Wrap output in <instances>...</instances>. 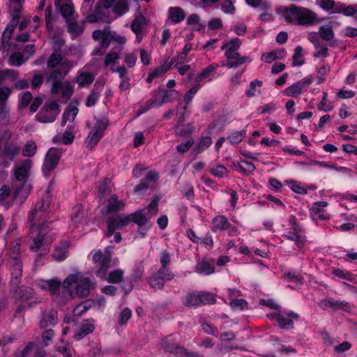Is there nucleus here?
I'll use <instances>...</instances> for the list:
<instances>
[{
	"instance_id": "nucleus-31",
	"label": "nucleus",
	"mask_w": 357,
	"mask_h": 357,
	"mask_svg": "<svg viewBox=\"0 0 357 357\" xmlns=\"http://www.w3.org/2000/svg\"><path fill=\"white\" fill-rule=\"evenodd\" d=\"M111 259L112 257L109 253H108L103 257V259L100 261V268L96 272V274L98 277L101 278L105 277L107 270L110 266Z\"/></svg>"
},
{
	"instance_id": "nucleus-53",
	"label": "nucleus",
	"mask_w": 357,
	"mask_h": 357,
	"mask_svg": "<svg viewBox=\"0 0 357 357\" xmlns=\"http://www.w3.org/2000/svg\"><path fill=\"white\" fill-rule=\"evenodd\" d=\"M100 96L99 88L93 89L90 94L87 96L85 105L86 107H92L96 105Z\"/></svg>"
},
{
	"instance_id": "nucleus-42",
	"label": "nucleus",
	"mask_w": 357,
	"mask_h": 357,
	"mask_svg": "<svg viewBox=\"0 0 357 357\" xmlns=\"http://www.w3.org/2000/svg\"><path fill=\"white\" fill-rule=\"evenodd\" d=\"M303 92V89L298 82L294 83L291 86L286 88L284 91V94L289 97H297Z\"/></svg>"
},
{
	"instance_id": "nucleus-59",
	"label": "nucleus",
	"mask_w": 357,
	"mask_h": 357,
	"mask_svg": "<svg viewBox=\"0 0 357 357\" xmlns=\"http://www.w3.org/2000/svg\"><path fill=\"white\" fill-rule=\"evenodd\" d=\"M20 104L19 107L20 109L26 108L31 102L33 99L32 94L30 91H26L19 96Z\"/></svg>"
},
{
	"instance_id": "nucleus-10",
	"label": "nucleus",
	"mask_w": 357,
	"mask_h": 357,
	"mask_svg": "<svg viewBox=\"0 0 357 357\" xmlns=\"http://www.w3.org/2000/svg\"><path fill=\"white\" fill-rule=\"evenodd\" d=\"M145 208L138 209L135 211V238H144L148 231L152 227L153 223L151 222L150 216H146L144 213Z\"/></svg>"
},
{
	"instance_id": "nucleus-61",
	"label": "nucleus",
	"mask_w": 357,
	"mask_h": 357,
	"mask_svg": "<svg viewBox=\"0 0 357 357\" xmlns=\"http://www.w3.org/2000/svg\"><path fill=\"white\" fill-rule=\"evenodd\" d=\"M44 245V234L40 231L37 237L33 238V244L30 245V250L36 252Z\"/></svg>"
},
{
	"instance_id": "nucleus-32",
	"label": "nucleus",
	"mask_w": 357,
	"mask_h": 357,
	"mask_svg": "<svg viewBox=\"0 0 357 357\" xmlns=\"http://www.w3.org/2000/svg\"><path fill=\"white\" fill-rule=\"evenodd\" d=\"M246 135V131L234 130L231 132L227 137V141L232 145L238 144L243 141Z\"/></svg>"
},
{
	"instance_id": "nucleus-3",
	"label": "nucleus",
	"mask_w": 357,
	"mask_h": 357,
	"mask_svg": "<svg viewBox=\"0 0 357 357\" xmlns=\"http://www.w3.org/2000/svg\"><path fill=\"white\" fill-rule=\"evenodd\" d=\"M241 44L240 40L238 38H234L221 46V50H225V56L227 59V62L222 64V66L236 68L250 61L249 56H241L238 52Z\"/></svg>"
},
{
	"instance_id": "nucleus-51",
	"label": "nucleus",
	"mask_w": 357,
	"mask_h": 357,
	"mask_svg": "<svg viewBox=\"0 0 357 357\" xmlns=\"http://www.w3.org/2000/svg\"><path fill=\"white\" fill-rule=\"evenodd\" d=\"M158 203L159 198L155 197H153L150 204L147 206L146 210L148 212L146 214V216H150L151 218L158 213Z\"/></svg>"
},
{
	"instance_id": "nucleus-43",
	"label": "nucleus",
	"mask_w": 357,
	"mask_h": 357,
	"mask_svg": "<svg viewBox=\"0 0 357 357\" xmlns=\"http://www.w3.org/2000/svg\"><path fill=\"white\" fill-rule=\"evenodd\" d=\"M12 134L9 131H3L0 136V153L6 150L13 142L11 140Z\"/></svg>"
},
{
	"instance_id": "nucleus-58",
	"label": "nucleus",
	"mask_w": 357,
	"mask_h": 357,
	"mask_svg": "<svg viewBox=\"0 0 357 357\" xmlns=\"http://www.w3.org/2000/svg\"><path fill=\"white\" fill-rule=\"evenodd\" d=\"M331 71L330 66L326 63L317 70V84L323 83L326 80V77Z\"/></svg>"
},
{
	"instance_id": "nucleus-27",
	"label": "nucleus",
	"mask_w": 357,
	"mask_h": 357,
	"mask_svg": "<svg viewBox=\"0 0 357 357\" xmlns=\"http://www.w3.org/2000/svg\"><path fill=\"white\" fill-rule=\"evenodd\" d=\"M78 113V108L76 106H73L71 103H70L65 109L61 121V126H63L66 125L68 120L70 119V116H72L71 121L73 122L77 114Z\"/></svg>"
},
{
	"instance_id": "nucleus-54",
	"label": "nucleus",
	"mask_w": 357,
	"mask_h": 357,
	"mask_svg": "<svg viewBox=\"0 0 357 357\" xmlns=\"http://www.w3.org/2000/svg\"><path fill=\"white\" fill-rule=\"evenodd\" d=\"M111 181L108 178H105L101 183L100 184L98 187V197L100 200H101L103 197L108 194L110 190L109 189V184L110 183Z\"/></svg>"
},
{
	"instance_id": "nucleus-1",
	"label": "nucleus",
	"mask_w": 357,
	"mask_h": 357,
	"mask_svg": "<svg viewBox=\"0 0 357 357\" xmlns=\"http://www.w3.org/2000/svg\"><path fill=\"white\" fill-rule=\"evenodd\" d=\"M282 15L289 24L311 26L317 22V15L312 10L296 4H291L282 10Z\"/></svg>"
},
{
	"instance_id": "nucleus-14",
	"label": "nucleus",
	"mask_w": 357,
	"mask_h": 357,
	"mask_svg": "<svg viewBox=\"0 0 357 357\" xmlns=\"http://www.w3.org/2000/svg\"><path fill=\"white\" fill-rule=\"evenodd\" d=\"M50 204V197L46 195L40 202L36 203L35 208L29 215V221L33 225L40 224V221L43 217V213L48 208Z\"/></svg>"
},
{
	"instance_id": "nucleus-23",
	"label": "nucleus",
	"mask_w": 357,
	"mask_h": 357,
	"mask_svg": "<svg viewBox=\"0 0 357 357\" xmlns=\"http://www.w3.org/2000/svg\"><path fill=\"white\" fill-rule=\"evenodd\" d=\"M209 173L217 178H225L229 174L228 169L223 165L211 162L208 165Z\"/></svg>"
},
{
	"instance_id": "nucleus-18",
	"label": "nucleus",
	"mask_w": 357,
	"mask_h": 357,
	"mask_svg": "<svg viewBox=\"0 0 357 357\" xmlns=\"http://www.w3.org/2000/svg\"><path fill=\"white\" fill-rule=\"evenodd\" d=\"M160 263L161 268L159 270L163 271L166 273L165 276L168 280H173L175 274L168 268L171 263V255L167 250H162L159 255Z\"/></svg>"
},
{
	"instance_id": "nucleus-29",
	"label": "nucleus",
	"mask_w": 357,
	"mask_h": 357,
	"mask_svg": "<svg viewBox=\"0 0 357 357\" xmlns=\"http://www.w3.org/2000/svg\"><path fill=\"white\" fill-rule=\"evenodd\" d=\"M238 167L237 170L245 175L251 174L256 169V167L252 162L245 160H240L238 162Z\"/></svg>"
},
{
	"instance_id": "nucleus-49",
	"label": "nucleus",
	"mask_w": 357,
	"mask_h": 357,
	"mask_svg": "<svg viewBox=\"0 0 357 357\" xmlns=\"http://www.w3.org/2000/svg\"><path fill=\"white\" fill-rule=\"evenodd\" d=\"M106 17H107V12L105 10H101L100 6H96L94 14L89 15L86 19L89 22L94 23Z\"/></svg>"
},
{
	"instance_id": "nucleus-9",
	"label": "nucleus",
	"mask_w": 357,
	"mask_h": 357,
	"mask_svg": "<svg viewBox=\"0 0 357 357\" xmlns=\"http://www.w3.org/2000/svg\"><path fill=\"white\" fill-rule=\"evenodd\" d=\"M268 317L271 320H275L278 323L279 326L282 329H291L294 328V320H298L299 315L293 312L278 311L268 314Z\"/></svg>"
},
{
	"instance_id": "nucleus-6",
	"label": "nucleus",
	"mask_w": 357,
	"mask_h": 357,
	"mask_svg": "<svg viewBox=\"0 0 357 357\" xmlns=\"http://www.w3.org/2000/svg\"><path fill=\"white\" fill-rule=\"evenodd\" d=\"M159 347L165 352L173 354L176 357L183 356L186 349L181 345L178 334L167 335L161 339Z\"/></svg>"
},
{
	"instance_id": "nucleus-33",
	"label": "nucleus",
	"mask_w": 357,
	"mask_h": 357,
	"mask_svg": "<svg viewBox=\"0 0 357 357\" xmlns=\"http://www.w3.org/2000/svg\"><path fill=\"white\" fill-rule=\"evenodd\" d=\"M338 6V10H337V14H343L347 17H351L355 13H357V4L347 6L345 3L341 2Z\"/></svg>"
},
{
	"instance_id": "nucleus-21",
	"label": "nucleus",
	"mask_w": 357,
	"mask_h": 357,
	"mask_svg": "<svg viewBox=\"0 0 357 357\" xmlns=\"http://www.w3.org/2000/svg\"><path fill=\"white\" fill-rule=\"evenodd\" d=\"M287 55V52L284 49L279 48L275 49L271 52H266L262 54L261 60L263 62L271 63L277 59H282Z\"/></svg>"
},
{
	"instance_id": "nucleus-25",
	"label": "nucleus",
	"mask_w": 357,
	"mask_h": 357,
	"mask_svg": "<svg viewBox=\"0 0 357 357\" xmlns=\"http://www.w3.org/2000/svg\"><path fill=\"white\" fill-rule=\"evenodd\" d=\"M212 144V139L210 136L206 135L204 136L202 135L201 137L199 139L197 144L193 149V153H195L196 155L201 153L204 150L207 149L211 146Z\"/></svg>"
},
{
	"instance_id": "nucleus-16",
	"label": "nucleus",
	"mask_w": 357,
	"mask_h": 357,
	"mask_svg": "<svg viewBox=\"0 0 357 357\" xmlns=\"http://www.w3.org/2000/svg\"><path fill=\"white\" fill-rule=\"evenodd\" d=\"M124 207V202L119 199L117 195L113 194L108 199L107 206L101 208L100 213L102 215L116 214L119 211H123Z\"/></svg>"
},
{
	"instance_id": "nucleus-64",
	"label": "nucleus",
	"mask_w": 357,
	"mask_h": 357,
	"mask_svg": "<svg viewBox=\"0 0 357 357\" xmlns=\"http://www.w3.org/2000/svg\"><path fill=\"white\" fill-rule=\"evenodd\" d=\"M61 61H62V56L60 54L53 53L50 56V57L47 60V66L48 68H54L56 66H57L59 64H60Z\"/></svg>"
},
{
	"instance_id": "nucleus-8",
	"label": "nucleus",
	"mask_w": 357,
	"mask_h": 357,
	"mask_svg": "<svg viewBox=\"0 0 357 357\" xmlns=\"http://www.w3.org/2000/svg\"><path fill=\"white\" fill-rule=\"evenodd\" d=\"M59 114V105L55 100L45 102L42 109L37 114L36 120L40 123H52Z\"/></svg>"
},
{
	"instance_id": "nucleus-40",
	"label": "nucleus",
	"mask_w": 357,
	"mask_h": 357,
	"mask_svg": "<svg viewBox=\"0 0 357 357\" xmlns=\"http://www.w3.org/2000/svg\"><path fill=\"white\" fill-rule=\"evenodd\" d=\"M199 294L188 293L183 298V304L188 307H199Z\"/></svg>"
},
{
	"instance_id": "nucleus-4",
	"label": "nucleus",
	"mask_w": 357,
	"mask_h": 357,
	"mask_svg": "<svg viewBox=\"0 0 357 357\" xmlns=\"http://www.w3.org/2000/svg\"><path fill=\"white\" fill-rule=\"evenodd\" d=\"M30 160H26L22 165L16 167L14 170L15 179L20 182V184L13 183L15 189V197H20L25 199L29 195L31 185L27 181L28 173L30 169Z\"/></svg>"
},
{
	"instance_id": "nucleus-60",
	"label": "nucleus",
	"mask_w": 357,
	"mask_h": 357,
	"mask_svg": "<svg viewBox=\"0 0 357 357\" xmlns=\"http://www.w3.org/2000/svg\"><path fill=\"white\" fill-rule=\"evenodd\" d=\"M123 275V271L121 269H116L110 272L107 280L110 283H118L121 281Z\"/></svg>"
},
{
	"instance_id": "nucleus-37",
	"label": "nucleus",
	"mask_w": 357,
	"mask_h": 357,
	"mask_svg": "<svg viewBox=\"0 0 357 357\" xmlns=\"http://www.w3.org/2000/svg\"><path fill=\"white\" fill-rule=\"evenodd\" d=\"M319 35L323 40L326 41L331 40L335 36L333 28L329 25L321 26L319 29Z\"/></svg>"
},
{
	"instance_id": "nucleus-46",
	"label": "nucleus",
	"mask_w": 357,
	"mask_h": 357,
	"mask_svg": "<svg viewBox=\"0 0 357 357\" xmlns=\"http://www.w3.org/2000/svg\"><path fill=\"white\" fill-rule=\"evenodd\" d=\"M108 125L109 120L107 118L102 117L101 119H97L92 130L104 135Z\"/></svg>"
},
{
	"instance_id": "nucleus-5",
	"label": "nucleus",
	"mask_w": 357,
	"mask_h": 357,
	"mask_svg": "<svg viewBox=\"0 0 357 357\" xmlns=\"http://www.w3.org/2000/svg\"><path fill=\"white\" fill-rule=\"evenodd\" d=\"M288 223L291 227L290 230L283 234L282 236L287 240L294 241L296 249L301 250L305 247L307 242V237L304 234L303 227L298 222L296 216L293 215H290Z\"/></svg>"
},
{
	"instance_id": "nucleus-56",
	"label": "nucleus",
	"mask_w": 357,
	"mask_h": 357,
	"mask_svg": "<svg viewBox=\"0 0 357 357\" xmlns=\"http://www.w3.org/2000/svg\"><path fill=\"white\" fill-rule=\"evenodd\" d=\"M229 305L234 310H243L248 309V302L243 298L232 299L229 303Z\"/></svg>"
},
{
	"instance_id": "nucleus-41",
	"label": "nucleus",
	"mask_w": 357,
	"mask_h": 357,
	"mask_svg": "<svg viewBox=\"0 0 357 357\" xmlns=\"http://www.w3.org/2000/svg\"><path fill=\"white\" fill-rule=\"evenodd\" d=\"M128 10L127 0H118L112 8L113 13L117 16H121Z\"/></svg>"
},
{
	"instance_id": "nucleus-7",
	"label": "nucleus",
	"mask_w": 357,
	"mask_h": 357,
	"mask_svg": "<svg viewBox=\"0 0 357 357\" xmlns=\"http://www.w3.org/2000/svg\"><path fill=\"white\" fill-rule=\"evenodd\" d=\"M134 222V213L128 215L111 216L107 220V232L105 236L109 238L115 230L121 229L129 223Z\"/></svg>"
},
{
	"instance_id": "nucleus-15",
	"label": "nucleus",
	"mask_w": 357,
	"mask_h": 357,
	"mask_svg": "<svg viewBox=\"0 0 357 357\" xmlns=\"http://www.w3.org/2000/svg\"><path fill=\"white\" fill-rule=\"evenodd\" d=\"M160 178L159 174L155 171H149L139 183L135 186V192L143 193L147 190H154Z\"/></svg>"
},
{
	"instance_id": "nucleus-30",
	"label": "nucleus",
	"mask_w": 357,
	"mask_h": 357,
	"mask_svg": "<svg viewBox=\"0 0 357 357\" xmlns=\"http://www.w3.org/2000/svg\"><path fill=\"white\" fill-rule=\"evenodd\" d=\"M15 292L18 294L21 301H26L33 297V289L28 287H18Z\"/></svg>"
},
{
	"instance_id": "nucleus-44",
	"label": "nucleus",
	"mask_w": 357,
	"mask_h": 357,
	"mask_svg": "<svg viewBox=\"0 0 357 357\" xmlns=\"http://www.w3.org/2000/svg\"><path fill=\"white\" fill-rule=\"evenodd\" d=\"M164 104L167 102H172L176 97L178 95V92L175 89H165L163 88H159Z\"/></svg>"
},
{
	"instance_id": "nucleus-17",
	"label": "nucleus",
	"mask_w": 357,
	"mask_h": 357,
	"mask_svg": "<svg viewBox=\"0 0 357 357\" xmlns=\"http://www.w3.org/2000/svg\"><path fill=\"white\" fill-rule=\"evenodd\" d=\"M166 273L161 270H158L148 279V282L154 290L163 289L165 281H170L165 276Z\"/></svg>"
},
{
	"instance_id": "nucleus-48",
	"label": "nucleus",
	"mask_w": 357,
	"mask_h": 357,
	"mask_svg": "<svg viewBox=\"0 0 357 357\" xmlns=\"http://www.w3.org/2000/svg\"><path fill=\"white\" fill-rule=\"evenodd\" d=\"M303 48L298 45L294 49V52L292 56V66H301L304 63V59H303Z\"/></svg>"
},
{
	"instance_id": "nucleus-50",
	"label": "nucleus",
	"mask_w": 357,
	"mask_h": 357,
	"mask_svg": "<svg viewBox=\"0 0 357 357\" xmlns=\"http://www.w3.org/2000/svg\"><path fill=\"white\" fill-rule=\"evenodd\" d=\"M219 65L218 63H212L204 68L200 73H199L196 77V81L200 82L202 79L208 77L213 72L218 69Z\"/></svg>"
},
{
	"instance_id": "nucleus-62",
	"label": "nucleus",
	"mask_w": 357,
	"mask_h": 357,
	"mask_svg": "<svg viewBox=\"0 0 357 357\" xmlns=\"http://www.w3.org/2000/svg\"><path fill=\"white\" fill-rule=\"evenodd\" d=\"M194 143V139L190 137L188 139L186 142L181 143L180 144L177 145L176 149L178 153L183 154L190 150V149L192 147Z\"/></svg>"
},
{
	"instance_id": "nucleus-20",
	"label": "nucleus",
	"mask_w": 357,
	"mask_h": 357,
	"mask_svg": "<svg viewBox=\"0 0 357 357\" xmlns=\"http://www.w3.org/2000/svg\"><path fill=\"white\" fill-rule=\"evenodd\" d=\"M149 22L147 19L142 15H137L135 17V35L137 42H140L143 37L148 32Z\"/></svg>"
},
{
	"instance_id": "nucleus-63",
	"label": "nucleus",
	"mask_w": 357,
	"mask_h": 357,
	"mask_svg": "<svg viewBox=\"0 0 357 357\" xmlns=\"http://www.w3.org/2000/svg\"><path fill=\"white\" fill-rule=\"evenodd\" d=\"M38 345L34 342H29L22 351H16L14 357H26Z\"/></svg>"
},
{
	"instance_id": "nucleus-2",
	"label": "nucleus",
	"mask_w": 357,
	"mask_h": 357,
	"mask_svg": "<svg viewBox=\"0 0 357 357\" xmlns=\"http://www.w3.org/2000/svg\"><path fill=\"white\" fill-rule=\"evenodd\" d=\"M92 286L91 280L88 278H80L79 274H70L63 282V294L70 296L75 294L79 298H85L90 293V287Z\"/></svg>"
},
{
	"instance_id": "nucleus-36",
	"label": "nucleus",
	"mask_w": 357,
	"mask_h": 357,
	"mask_svg": "<svg viewBox=\"0 0 357 357\" xmlns=\"http://www.w3.org/2000/svg\"><path fill=\"white\" fill-rule=\"evenodd\" d=\"M199 305H211L216 302L215 296L210 292L201 291L199 293Z\"/></svg>"
},
{
	"instance_id": "nucleus-12",
	"label": "nucleus",
	"mask_w": 357,
	"mask_h": 357,
	"mask_svg": "<svg viewBox=\"0 0 357 357\" xmlns=\"http://www.w3.org/2000/svg\"><path fill=\"white\" fill-rule=\"evenodd\" d=\"M211 225V231L215 233L228 231L229 236H234L238 234L237 227L231 225L228 218L224 215L215 216L212 219Z\"/></svg>"
},
{
	"instance_id": "nucleus-39",
	"label": "nucleus",
	"mask_w": 357,
	"mask_h": 357,
	"mask_svg": "<svg viewBox=\"0 0 357 357\" xmlns=\"http://www.w3.org/2000/svg\"><path fill=\"white\" fill-rule=\"evenodd\" d=\"M45 284L47 286V289L52 295L59 294L61 288H63V283L58 279L47 280L45 281Z\"/></svg>"
},
{
	"instance_id": "nucleus-38",
	"label": "nucleus",
	"mask_w": 357,
	"mask_h": 357,
	"mask_svg": "<svg viewBox=\"0 0 357 357\" xmlns=\"http://www.w3.org/2000/svg\"><path fill=\"white\" fill-rule=\"evenodd\" d=\"M102 137V135L93 130L90 132L86 140L87 149L91 150L99 142Z\"/></svg>"
},
{
	"instance_id": "nucleus-26",
	"label": "nucleus",
	"mask_w": 357,
	"mask_h": 357,
	"mask_svg": "<svg viewBox=\"0 0 357 357\" xmlns=\"http://www.w3.org/2000/svg\"><path fill=\"white\" fill-rule=\"evenodd\" d=\"M168 15L174 24L182 22L185 17L183 10L180 7H170L168 10Z\"/></svg>"
},
{
	"instance_id": "nucleus-11",
	"label": "nucleus",
	"mask_w": 357,
	"mask_h": 357,
	"mask_svg": "<svg viewBox=\"0 0 357 357\" xmlns=\"http://www.w3.org/2000/svg\"><path fill=\"white\" fill-rule=\"evenodd\" d=\"M61 155V150L57 148L52 147L49 149L43 165V172L46 178H48L51 172L57 167Z\"/></svg>"
},
{
	"instance_id": "nucleus-35",
	"label": "nucleus",
	"mask_w": 357,
	"mask_h": 357,
	"mask_svg": "<svg viewBox=\"0 0 357 357\" xmlns=\"http://www.w3.org/2000/svg\"><path fill=\"white\" fill-rule=\"evenodd\" d=\"M195 126L192 123H189L185 125H176V135L180 137H187L190 135L194 130Z\"/></svg>"
},
{
	"instance_id": "nucleus-24",
	"label": "nucleus",
	"mask_w": 357,
	"mask_h": 357,
	"mask_svg": "<svg viewBox=\"0 0 357 357\" xmlns=\"http://www.w3.org/2000/svg\"><path fill=\"white\" fill-rule=\"evenodd\" d=\"M340 3L341 2H336L334 0H320L317 1V5L329 14H337V8Z\"/></svg>"
},
{
	"instance_id": "nucleus-28",
	"label": "nucleus",
	"mask_w": 357,
	"mask_h": 357,
	"mask_svg": "<svg viewBox=\"0 0 357 357\" xmlns=\"http://www.w3.org/2000/svg\"><path fill=\"white\" fill-rule=\"evenodd\" d=\"M95 77L93 73L82 72L76 77L79 85L82 87L87 86L93 83Z\"/></svg>"
},
{
	"instance_id": "nucleus-34",
	"label": "nucleus",
	"mask_w": 357,
	"mask_h": 357,
	"mask_svg": "<svg viewBox=\"0 0 357 357\" xmlns=\"http://www.w3.org/2000/svg\"><path fill=\"white\" fill-rule=\"evenodd\" d=\"M20 147L17 145L15 142H13L9 145L6 150L0 153V158L4 156L8 158L10 160H13L15 157L18 154Z\"/></svg>"
},
{
	"instance_id": "nucleus-52",
	"label": "nucleus",
	"mask_w": 357,
	"mask_h": 357,
	"mask_svg": "<svg viewBox=\"0 0 357 357\" xmlns=\"http://www.w3.org/2000/svg\"><path fill=\"white\" fill-rule=\"evenodd\" d=\"M67 30L69 33L77 37L81 35L84 31V28L79 26L76 22H68Z\"/></svg>"
},
{
	"instance_id": "nucleus-45",
	"label": "nucleus",
	"mask_w": 357,
	"mask_h": 357,
	"mask_svg": "<svg viewBox=\"0 0 357 357\" xmlns=\"http://www.w3.org/2000/svg\"><path fill=\"white\" fill-rule=\"evenodd\" d=\"M84 217L83 206L78 204L74 206L72 211L71 220L75 224L81 222Z\"/></svg>"
},
{
	"instance_id": "nucleus-13",
	"label": "nucleus",
	"mask_w": 357,
	"mask_h": 357,
	"mask_svg": "<svg viewBox=\"0 0 357 357\" xmlns=\"http://www.w3.org/2000/svg\"><path fill=\"white\" fill-rule=\"evenodd\" d=\"M164 104L161 92L160 89L153 91L151 94V98L144 102L140 103L139 109L135 114V119L146 113L150 109L153 107H159Z\"/></svg>"
},
{
	"instance_id": "nucleus-57",
	"label": "nucleus",
	"mask_w": 357,
	"mask_h": 357,
	"mask_svg": "<svg viewBox=\"0 0 357 357\" xmlns=\"http://www.w3.org/2000/svg\"><path fill=\"white\" fill-rule=\"evenodd\" d=\"M36 149V144L33 141H28L22 150V154L26 157H32L35 155Z\"/></svg>"
},
{
	"instance_id": "nucleus-47",
	"label": "nucleus",
	"mask_w": 357,
	"mask_h": 357,
	"mask_svg": "<svg viewBox=\"0 0 357 357\" xmlns=\"http://www.w3.org/2000/svg\"><path fill=\"white\" fill-rule=\"evenodd\" d=\"M94 326L91 324H82L79 332L75 333V338L77 340H82L86 335L91 333L94 331Z\"/></svg>"
},
{
	"instance_id": "nucleus-22",
	"label": "nucleus",
	"mask_w": 357,
	"mask_h": 357,
	"mask_svg": "<svg viewBox=\"0 0 357 357\" xmlns=\"http://www.w3.org/2000/svg\"><path fill=\"white\" fill-rule=\"evenodd\" d=\"M196 272L209 275L215 272L214 261H207L205 259L197 261L195 266Z\"/></svg>"
},
{
	"instance_id": "nucleus-55",
	"label": "nucleus",
	"mask_w": 357,
	"mask_h": 357,
	"mask_svg": "<svg viewBox=\"0 0 357 357\" xmlns=\"http://www.w3.org/2000/svg\"><path fill=\"white\" fill-rule=\"evenodd\" d=\"M131 317L132 310L128 307L124 308L118 316V324L120 326L126 324L128 322V321L131 318Z\"/></svg>"
},
{
	"instance_id": "nucleus-19",
	"label": "nucleus",
	"mask_w": 357,
	"mask_h": 357,
	"mask_svg": "<svg viewBox=\"0 0 357 357\" xmlns=\"http://www.w3.org/2000/svg\"><path fill=\"white\" fill-rule=\"evenodd\" d=\"M319 306L324 310L332 308L333 310H338L340 309L347 310L350 307L348 302L337 301L331 298L321 301Z\"/></svg>"
}]
</instances>
